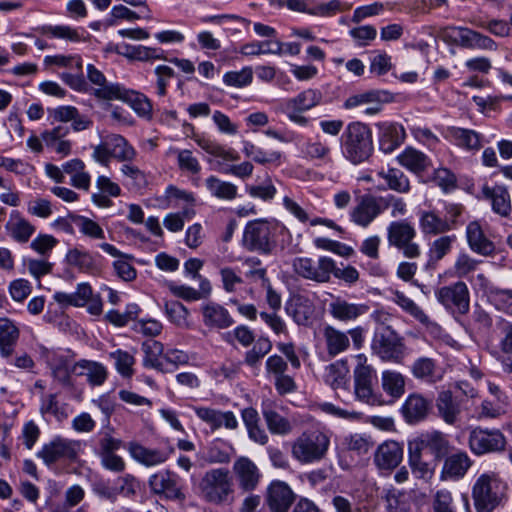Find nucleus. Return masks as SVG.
Returning a JSON list of instances; mask_svg holds the SVG:
<instances>
[{
  "label": "nucleus",
  "instance_id": "6ab92c4d",
  "mask_svg": "<svg viewBox=\"0 0 512 512\" xmlns=\"http://www.w3.org/2000/svg\"><path fill=\"white\" fill-rule=\"evenodd\" d=\"M197 417L210 426L212 430L225 427L234 430L238 427V421L232 411H220L210 407H194Z\"/></svg>",
  "mask_w": 512,
  "mask_h": 512
},
{
  "label": "nucleus",
  "instance_id": "69168bd1",
  "mask_svg": "<svg viewBox=\"0 0 512 512\" xmlns=\"http://www.w3.org/2000/svg\"><path fill=\"white\" fill-rule=\"evenodd\" d=\"M480 260L470 256L467 253H460L453 265V273L458 278H465L470 273L477 270Z\"/></svg>",
  "mask_w": 512,
  "mask_h": 512
},
{
  "label": "nucleus",
  "instance_id": "a878e982",
  "mask_svg": "<svg viewBox=\"0 0 512 512\" xmlns=\"http://www.w3.org/2000/svg\"><path fill=\"white\" fill-rule=\"evenodd\" d=\"M203 322L211 329H226L233 324V318L226 308L216 303H208L201 308Z\"/></svg>",
  "mask_w": 512,
  "mask_h": 512
},
{
  "label": "nucleus",
  "instance_id": "2f4dec72",
  "mask_svg": "<svg viewBox=\"0 0 512 512\" xmlns=\"http://www.w3.org/2000/svg\"><path fill=\"white\" fill-rule=\"evenodd\" d=\"M377 176L385 181L389 190L398 194H408L411 191V182L407 175L398 168H381Z\"/></svg>",
  "mask_w": 512,
  "mask_h": 512
},
{
  "label": "nucleus",
  "instance_id": "6e6d98bb",
  "mask_svg": "<svg viewBox=\"0 0 512 512\" xmlns=\"http://www.w3.org/2000/svg\"><path fill=\"white\" fill-rule=\"evenodd\" d=\"M164 307L166 315L174 325L182 329H189L191 327L189 310L181 302L166 301Z\"/></svg>",
  "mask_w": 512,
  "mask_h": 512
},
{
  "label": "nucleus",
  "instance_id": "37998d69",
  "mask_svg": "<svg viewBox=\"0 0 512 512\" xmlns=\"http://www.w3.org/2000/svg\"><path fill=\"white\" fill-rule=\"evenodd\" d=\"M419 224L424 234L437 235L451 230V223L437 215L434 211H422Z\"/></svg>",
  "mask_w": 512,
  "mask_h": 512
},
{
  "label": "nucleus",
  "instance_id": "864d4df0",
  "mask_svg": "<svg viewBox=\"0 0 512 512\" xmlns=\"http://www.w3.org/2000/svg\"><path fill=\"white\" fill-rule=\"evenodd\" d=\"M381 385L383 390L392 398L398 399L405 392V379L397 371L385 370L381 375Z\"/></svg>",
  "mask_w": 512,
  "mask_h": 512
},
{
  "label": "nucleus",
  "instance_id": "aec40b11",
  "mask_svg": "<svg viewBox=\"0 0 512 512\" xmlns=\"http://www.w3.org/2000/svg\"><path fill=\"white\" fill-rule=\"evenodd\" d=\"M403 459V448L400 443L388 440L381 443L374 454V463L380 470H393Z\"/></svg>",
  "mask_w": 512,
  "mask_h": 512
},
{
  "label": "nucleus",
  "instance_id": "0eeeda50",
  "mask_svg": "<svg viewBox=\"0 0 512 512\" xmlns=\"http://www.w3.org/2000/svg\"><path fill=\"white\" fill-rule=\"evenodd\" d=\"M415 236L416 230L407 220L392 221L387 227L389 244L402 250L407 258H417L420 255L418 244L413 242Z\"/></svg>",
  "mask_w": 512,
  "mask_h": 512
},
{
  "label": "nucleus",
  "instance_id": "f03ea898",
  "mask_svg": "<svg viewBox=\"0 0 512 512\" xmlns=\"http://www.w3.org/2000/svg\"><path fill=\"white\" fill-rule=\"evenodd\" d=\"M341 142L344 157L353 164L366 161L373 152L372 132L362 122L349 123L341 136Z\"/></svg>",
  "mask_w": 512,
  "mask_h": 512
},
{
  "label": "nucleus",
  "instance_id": "7ed1b4c3",
  "mask_svg": "<svg viewBox=\"0 0 512 512\" xmlns=\"http://www.w3.org/2000/svg\"><path fill=\"white\" fill-rule=\"evenodd\" d=\"M287 231L286 227L267 220H254L247 223L243 232L242 245L245 249L261 254H269L276 246L274 234Z\"/></svg>",
  "mask_w": 512,
  "mask_h": 512
},
{
  "label": "nucleus",
  "instance_id": "dca6fc26",
  "mask_svg": "<svg viewBox=\"0 0 512 512\" xmlns=\"http://www.w3.org/2000/svg\"><path fill=\"white\" fill-rule=\"evenodd\" d=\"M473 461L465 451H457L444 457L440 471L442 481H458L462 479L471 468Z\"/></svg>",
  "mask_w": 512,
  "mask_h": 512
},
{
  "label": "nucleus",
  "instance_id": "5701e85b",
  "mask_svg": "<svg viewBox=\"0 0 512 512\" xmlns=\"http://www.w3.org/2000/svg\"><path fill=\"white\" fill-rule=\"evenodd\" d=\"M233 472L238 480L240 488L245 491L254 490L259 483V469L246 457H241L235 461L233 465Z\"/></svg>",
  "mask_w": 512,
  "mask_h": 512
},
{
  "label": "nucleus",
  "instance_id": "cd10ccee",
  "mask_svg": "<svg viewBox=\"0 0 512 512\" xmlns=\"http://www.w3.org/2000/svg\"><path fill=\"white\" fill-rule=\"evenodd\" d=\"M72 373L76 376H86L93 386L102 385L107 378L106 368L99 362L80 360L72 365Z\"/></svg>",
  "mask_w": 512,
  "mask_h": 512
},
{
  "label": "nucleus",
  "instance_id": "ea45409f",
  "mask_svg": "<svg viewBox=\"0 0 512 512\" xmlns=\"http://www.w3.org/2000/svg\"><path fill=\"white\" fill-rule=\"evenodd\" d=\"M19 338V329L8 318H0V353L9 357L14 351Z\"/></svg>",
  "mask_w": 512,
  "mask_h": 512
},
{
  "label": "nucleus",
  "instance_id": "4468645a",
  "mask_svg": "<svg viewBox=\"0 0 512 512\" xmlns=\"http://www.w3.org/2000/svg\"><path fill=\"white\" fill-rule=\"evenodd\" d=\"M408 443L413 447H417L421 452L428 450L435 460L444 458L451 450L448 437L443 432L437 430L421 433Z\"/></svg>",
  "mask_w": 512,
  "mask_h": 512
},
{
  "label": "nucleus",
  "instance_id": "6e6552de",
  "mask_svg": "<svg viewBox=\"0 0 512 512\" xmlns=\"http://www.w3.org/2000/svg\"><path fill=\"white\" fill-rule=\"evenodd\" d=\"M321 100L322 94L318 90L307 89L295 97L287 99L282 105L281 110L293 123L299 126H306L309 120L302 113L319 105Z\"/></svg>",
  "mask_w": 512,
  "mask_h": 512
},
{
  "label": "nucleus",
  "instance_id": "e433bc0d",
  "mask_svg": "<svg viewBox=\"0 0 512 512\" xmlns=\"http://www.w3.org/2000/svg\"><path fill=\"white\" fill-rule=\"evenodd\" d=\"M397 161L401 166L415 174L424 172L430 166L428 157L412 147L405 148L397 156Z\"/></svg>",
  "mask_w": 512,
  "mask_h": 512
},
{
  "label": "nucleus",
  "instance_id": "b1692460",
  "mask_svg": "<svg viewBox=\"0 0 512 512\" xmlns=\"http://www.w3.org/2000/svg\"><path fill=\"white\" fill-rule=\"evenodd\" d=\"M466 237L473 252L486 257L494 254L495 245L487 238L479 222L473 221L468 224Z\"/></svg>",
  "mask_w": 512,
  "mask_h": 512
},
{
  "label": "nucleus",
  "instance_id": "680f3d73",
  "mask_svg": "<svg viewBox=\"0 0 512 512\" xmlns=\"http://www.w3.org/2000/svg\"><path fill=\"white\" fill-rule=\"evenodd\" d=\"M393 300L396 304H398L403 310L417 319L419 322L423 324H427L429 322L428 316L424 313V311L409 297H407L404 293L396 291L394 293Z\"/></svg>",
  "mask_w": 512,
  "mask_h": 512
},
{
  "label": "nucleus",
  "instance_id": "9b49d317",
  "mask_svg": "<svg viewBox=\"0 0 512 512\" xmlns=\"http://www.w3.org/2000/svg\"><path fill=\"white\" fill-rule=\"evenodd\" d=\"M293 267L298 275L306 279L326 283L335 271V261L326 256L320 257L316 262L311 258H298Z\"/></svg>",
  "mask_w": 512,
  "mask_h": 512
},
{
  "label": "nucleus",
  "instance_id": "13d9d810",
  "mask_svg": "<svg viewBox=\"0 0 512 512\" xmlns=\"http://www.w3.org/2000/svg\"><path fill=\"white\" fill-rule=\"evenodd\" d=\"M452 135L459 147L470 151H478L482 147V137L474 130L456 128Z\"/></svg>",
  "mask_w": 512,
  "mask_h": 512
},
{
  "label": "nucleus",
  "instance_id": "0e129e2a",
  "mask_svg": "<svg viewBox=\"0 0 512 512\" xmlns=\"http://www.w3.org/2000/svg\"><path fill=\"white\" fill-rule=\"evenodd\" d=\"M69 219L84 235L95 239L104 238L103 229L95 221L81 215H70Z\"/></svg>",
  "mask_w": 512,
  "mask_h": 512
},
{
  "label": "nucleus",
  "instance_id": "a19ab883",
  "mask_svg": "<svg viewBox=\"0 0 512 512\" xmlns=\"http://www.w3.org/2000/svg\"><path fill=\"white\" fill-rule=\"evenodd\" d=\"M92 292V288L88 283H80L75 292L65 293L59 291L54 294L53 298L58 304L63 306L83 307L89 301Z\"/></svg>",
  "mask_w": 512,
  "mask_h": 512
},
{
  "label": "nucleus",
  "instance_id": "603ef678",
  "mask_svg": "<svg viewBox=\"0 0 512 512\" xmlns=\"http://www.w3.org/2000/svg\"><path fill=\"white\" fill-rule=\"evenodd\" d=\"M87 77L89 81L96 86V88L93 89V95L99 100H115V98L106 97L108 95L106 91H109L111 87H122L118 83H108L104 74L91 64L87 66Z\"/></svg>",
  "mask_w": 512,
  "mask_h": 512
},
{
  "label": "nucleus",
  "instance_id": "c756f323",
  "mask_svg": "<svg viewBox=\"0 0 512 512\" xmlns=\"http://www.w3.org/2000/svg\"><path fill=\"white\" fill-rule=\"evenodd\" d=\"M68 133V127L59 125L51 130L44 131L41 134V139L47 148H51L57 154L67 156L71 153V142L65 139Z\"/></svg>",
  "mask_w": 512,
  "mask_h": 512
},
{
  "label": "nucleus",
  "instance_id": "bb28decb",
  "mask_svg": "<svg viewBox=\"0 0 512 512\" xmlns=\"http://www.w3.org/2000/svg\"><path fill=\"white\" fill-rule=\"evenodd\" d=\"M368 311L364 304L349 303L348 301L337 297L329 304L330 314L337 320L348 322L356 320Z\"/></svg>",
  "mask_w": 512,
  "mask_h": 512
},
{
  "label": "nucleus",
  "instance_id": "9d476101",
  "mask_svg": "<svg viewBox=\"0 0 512 512\" xmlns=\"http://www.w3.org/2000/svg\"><path fill=\"white\" fill-rule=\"evenodd\" d=\"M81 447L82 444L78 440L55 437L43 445L37 456L49 466L60 460H75L81 451Z\"/></svg>",
  "mask_w": 512,
  "mask_h": 512
},
{
  "label": "nucleus",
  "instance_id": "4c0bfd02",
  "mask_svg": "<svg viewBox=\"0 0 512 512\" xmlns=\"http://www.w3.org/2000/svg\"><path fill=\"white\" fill-rule=\"evenodd\" d=\"M323 379L332 389H345L349 381V368L345 361H336L325 367Z\"/></svg>",
  "mask_w": 512,
  "mask_h": 512
},
{
  "label": "nucleus",
  "instance_id": "412c9836",
  "mask_svg": "<svg viewBox=\"0 0 512 512\" xmlns=\"http://www.w3.org/2000/svg\"><path fill=\"white\" fill-rule=\"evenodd\" d=\"M286 312L298 325H308L315 315L313 302L305 295L294 294L286 303Z\"/></svg>",
  "mask_w": 512,
  "mask_h": 512
},
{
  "label": "nucleus",
  "instance_id": "79ce46f5",
  "mask_svg": "<svg viewBox=\"0 0 512 512\" xmlns=\"http://www.w3.org/2000/svg\"><path fill=\"white\" fill-rule=\"evenodd\" d=\"M205 187L211 196L226 201L235 199L238 192L235 184L221 180L214 175L206 178Z\"/></svg>",
  "mask_w": 512,
  "mask_h": 512
},
{
  "label": "nucleus",
  "instance_id": "58836bf2",
  "mask_svg": "<svg viewBox=\"0 0 512 512\" xmlns=\"http://www.w3.org/2000/svg\"><path fill=\"white\" fill-rule=\"evenodd\" d=\"M131 457L145 466H154L166 461L167 455L157 449H148L136 442L128 444Z\"/></svg>",
  "mask_w": 512,
  "mask_h": 512
},
{
  "label": "nucleus",
  "instance_id": "774afa93",
  "mask_svg": "<svg viewBox=\"0 0 512 512\" xmlns=\"http://www.w3.org/2000/svg\"><path fill=\"white\" fill-rule=\"evenodd\" d=\"M388 512H412V503L409 495L400 492H390L386 497Z\"/></svg>",
  "mask_w": 512,
  "mask_h": 512
},
{
  "label": "nucleus",
  "instance_id": "c85d7f7f",
  "mask_svg": "<svg viewBox=\"0 0 512 512\" xmlns=\"http://www.w3.org/2000/svg\"><path fill=\"white\" fill-rule=\"evenodd\" d=\"M118 53L131 61L152 62L155 60H167L163 49L143 45H123Z\"/></svg>",
  "mask_w": 512,
  "mask_h": 512
},
{
  "label": "nucleus",
  "instance_id": "39448f33",
  "mask_svg": "<svg viewBox=\"0 0 512 512\" xmlns=\"http://www.w3.org/2000/svg\"><path fill=\"white\" fill-rule=\"evenodd\" d=\"M504 485L495 472L480 474L472 488V498L478 512H492L501 502Z\"/></svg>",
  "mask_w": 512,
  "mask_h": 512
},
{
  "label": "nucleus",
  "instance_id": "5fc2aeb1",
  "mask_svg": "<svg viewBox=\"0 0 512 512\" xmlns=\"http://www.w3.org/2000/svg\"><path fill=\"white\" fill-rule=\"evenodd\" d=\"M66 261L82 272L94 273L98 270L94 258L88 252L77 248L68 251Z\"/></svg>",
  "mask_w": 512,
  "mask_h": 512
},
{
  "label": "nucleus",
  "instance_id": "f3484780",
  "mask_svg": "<svg viewBox=\"0 0 512 512\" xmlns=\"http://www.w3.org/2000/svg\"><path fill=\"white\" fill-rule=\"evenodd\" d=\"M295 495L283 481H273L267 488L265 501L271 512H288Z\"/></svg>",
  "mask_w": 512,
  "mask_h": 512
},
{
  "label": "nucleus",
  "instance_id": "338daca9",
  "mask_svg": "<svg viewBox=\"0 0 512 512\" xmlns=\"http://www.w3.org/2000/svg\"><path fill=\"white\" fill-rule=\"evenodd\" d=\"M272 349V343L271 341L266 337H260L257 339V341L254 343L252 349L247 351L245 355V362L253 367L259 361L267 355Z\"/></svg>",
  "mask_w": 512,
  "mask_h": 512
},
{
  "label": "nucleus",
  "instance_id": "1a4fd4ad",
  "mask_svg": "<svg viewBox=\"0 0 512 512\" xmlns=\"http://www.w3.org/2000/svg\"><path fill=\"white\" fill-rule=\"evenodd\" d=\"M470 450L475 455L503 451L506 447V438L500 430L473 428L468 437Z\"/></svg>",
  "mask_w": 512,
  "mask_h": 512
},
{
  "label": "nucleus",
  "instance_id": "473e14b6",
  "mask_svg": "<svg viewBox=\"0 0 512 512\" xmlns=\"http://www.w3.org/2000/svg\"><path fill=\"white\" fill-rule=\"evenodd\" d=\"M142 351L144 353L143 365L145 367L156 369L162 373H171L172 369L164 364V349L162 343L149 340L143 343Z\"/></svg>",
  "mask_w": 512,
  "mask_h": 512
},
{
  "label": "nucleus",
  "instance_id": "8fccbe9b",
  "mask_svg": "<svg viewBox=\"0 0 512 512\" xmlns=\"http://www.w3.org/2000/svg\"><path fill=\"white\" fill-rule=\"evenodd\" d=\"M437 409L447 424H454L460 414V405L453 399L450 391H443L437 399Z\"/></svg>",
  "mask_w": 512,
  "mask_h": 512
},
{
  "label": "nucleus",
  "instance_id": "052dcab7",
  "mask_svg": "<svg viewBox=\"0 0 512 512\" xmlns=\"http://www.w3.org/2000/svg\"><path fill=\"white\" fill-rule=\"evenodd\" d=\"M51 370L53 377L63 385L71 384L72 365L63 356H54L51 359Z\"/></svg>",
  "mask_w": 512,
  "mask_h": 512
},
{
  "label": "nucleus",
  "instance_id": "3c124183",
  "mask_svg": "<svg viewBox=\"0 0 512 512\" xmlns=\"http://www.w3.org/2000/svg\"><path fill=\"white\" fill-rule=\"evenodd\" d=\"M243 153L247 158H251L256 163L266 165H279L282 154L279 151H264L250 141L243 142Z\"/></svg>",
  "mask_w": 512,
  "mask_h": 512
},
{
  "label": "nucleus",
  "instance_id": "49530a36",
  "mask_svg": "<svg viewBox=\"0 0 512 512\" xmlns=\"http://www.w3.org/2000/svg\"><path fill=\"white\" fill-rule=\"evenodd\" d=\"M108 144L111 147L113 159L119 162H132L137 156L133 146L119 134L108 135Z\"/></svg>",
  "mask_w": 512,
  "mask_h": 512
},
{
  "label": "nucleus",
  "instance_id": "e2e57ef3",
  "mask_svg": "<svg viewBox=\"0 0 512 512\" xmlns=\"http://www.w3.org/2000/svg\"><path fill=\"white\" fill-rule=\"evenodd\" d=\"M111 358L115 361L117 371L121 376L130 378L134 374L133 366L135 364L134 355L127 351L116 350L110 354Z\"/></svg>",
  "mask_w": 512,
  "mask_h": 512
},
{
  "label": "nucleus",
  "instance_id": "4d7b16f0",
  "mask_svg": "<svg viewBox=\"0 0 512 512\" xmlns=\"http://www.w3.org/2000/svg\"><path fill=\"white\" fill-rule=\"evenodd\" d=\"M380 204L382 214L389 211V215L393 219H399L407 215L408 206L406 201L394 194L380 195Z\"/></svg>",
  "mask_w": 512,
  "mask_h": 512
},
{
  "label": "nucleus",
  "instance_id": "72a5a7b5",
  "mask_svg": "<svg viewBox=\"0 0 512 512\" xmlns=\"http://www.w3.org/2000/svg\"><path fill=\"white\" fill-rule=\"evenodd\" d=\"M118 486H110L104 482H98L94 485V492L101 498L115 501L119 494L130 496L135 493L134 478L126 476L119 479Z\"/></svg>",
  "mask_w": 512,
  "mask_h": 512
},
{
  "label": "nucleus",
  "instance_id": "393cba45",
  "mask_svg": "<svg viewBox=\"0 0 512 512\" xmlns=\"http://www.w3.org/2000/svg\"><path fill=\"white\" fill-rule=\"evenodd\" d=\"M366 371H359L354 375V395L355 398L365 404L374 406L380 405V396L373 390L374 373L366 374Z\"/></svg>",
  "mask_w": 512,
  "mask_h": 512
},
{
  "label": "nucleus",
  "instance_id": "20e7f679",
  "mask_svg": "<svg viewBox=\"0 0 512 512\" xmlns=\"http://www.w3.org/2000/svg\"><path fill=\"white\" fill-rule=\"evenodd\" d=\"M330 439L319 430L305 431L291 445V455L301 464H311L322 460L329 448Z\"/></svg>",
  "mask_w": 512,
  "mask_h": 512
},
{
  "label": "nucleus",
  "instance_id": "423d86ee",
  "mask_svg": "<svg viewBox=\"0 0 512 512\" xmlns=\"http://www.w3.org/2000/svg\"><path fill=\"white\" fill-rule=\"evenodd\" d=\"M373 352L384 361L400 363L404 357L405 345L398 334L386 325H379L371 343Z\"/></svg>",
  "mask_w": 512,
  "mask_h": 512
},
{
  "label": "nucleus",
  "instance_id": "f257e3e1",
  "mask_svg": "<svg viewBox=\"0 0 512 512\" xmlns=\"http://www.w3.org/2000/svg\"><path fill=\"white\" fill-rule=\"evenodd\" d=\"M197 489L202 500L214 505L229 504L234 496L233 478L230 471L222 467L205 471Z\"/></svg>",
  "mask_w": 512,
  "mask_h": 512
},
{
  "label": "nucleus",
  "instance_id": "c03bdc74",
  "mask_svg": "<svg viewBox=\"0 0 512 512\" xmlns=\"http://www.w3.org/2000/svg\"><path fill=\"white\" fill-rule=\"evenodd\" d=\"M262 414L271 434L286 436L293 431V423L277 411L271 408H264Z\"/></svg>",
  "mask_w": 512,
  "mask_h": 512
},
{
  "label": "nucleus",
  "instance_id": "09e8293b",
  "mask_svg": "<svg viewBox=\"0 0 512 512\" xmlns=\"http://www.w3.org/2000/svg\"><path fill=\"white\" fill-rule=\"evenodd\" d=\"M195 142L206 153L220 158L225 162H234L239 159V155L235 150L226 148L224 145H221L214 140L205 137H197L195 138Z\"/></svg>",
  "mask_w": 512,
  "mask_h": 512
},
{
  "label": "nucleus",
  "instance_id": "2eb2a0df",
  "mask_svg": "<svg viewBox=\"0 0 512 512\" xmlns=\"http://www.w3.org/2000/svg\"><path fill=\"white\" fill-rule=\"evenodd\" d=\"M149 486L153 493L171 500L185 498L178 477L169 471H160L149 478Z\"/></svg>",
  "mask_w": 512,
  "mask_h": 512
},
{
  "label": "nucleus",
  "instance_id": "a211bd4d",
  "mask_svg": "<svg viewBox=\"0 0 512 512\" xmlns=\"http://www.w3.org/2000/svg\"><path fill=\"white\" fill-rule=\"evenodd\" d=\"M106 97L127 102L133 110L145 119L152 118V104L143 94L122 87H111Z\"/></svg>",
  "mask_w": 512,
  "mask_h": 512
},
{
  "label": "nucleus",
  "instance_id": "c9c22d12",
  "mask_svg": "<svg viewBox=\"0 0 512 512\" xmlns=\"http://www.w3.org/2000/svg\"><path fill=\"white\" fill-rule=\"evenodd\" d=\"M9 235L19 243H26L35 232V226L20 215L19 212L11 213L6 224Z\"/></svg>",
  "mask_w": 512,
  "mask_h": 512
},
{
  "label": "nucleus",
  "instance_id": "f704fd0d",
  "mask_svg": "<svg viewBox=\"0 0 512 512\" xmlns=\"http://www.w3.org/2000/svg\"><path fill=\"white\" fill-rule=\"evenodd\" d=\"M483 196L491 201L492 209L495 213L507 217L511 212L510 195L503 186H483Z\"/></svg>",
  "mask_w": 512,
  "mask_h": 512
},
{
  "label": "nucleus",
  "instance_id": "a18cd8bd",
  "mask_svg": "<svg viewBox=\"0 0 512 512\" xmlns=\"http://www.w3.org/2000/svg\"><path fill=\"white\" fill-rule=\"evenodd\" d=\"M408 464L412 473L420 479L429 480L434 475V466L424 461L423 454L417 447L408 443Z\"/></svg>",
  "mask_w": 512,
  "mask_h": 512
},
{
  "label": "nucleus",
  "instance_id": "4be33fe9",
  "mask_svg": "<svg viewBox=\"0 0 512 512\" xmlns=\"http://www.w3.org/2000/svg\"><path fill=\"white\" fill-rule=\"evenodd\" d=\"M379 129L380 150L386 154L392 153L405 140L406 132L398 123L384 122L377 125Z\"/></svg>",
  "mask_w": 512,
  "mask_h": 512
},
{
  "label": "nucleus",
  "instance_id": "ddd939ff",
  "mask_svg": "<svg viewBox=\"0 0 512 512\" xmlns=\"http://www.w3.org/2000/svg\"><path fill=\"white\" fill-rule=\"evenodd\" d=\"M380 195L364 194L350 212L351 221L362 228H367L382 214Z\"/></svg>",
  "mask_w": 512,
  "mask_h": 512
},
{
  "label": "nucleus",
  "instance_id": "bf43d9fd",
  "mask_svg": "<svg viewBox=\"0 0 512 512\" xmlns=\"http://www.w3.org/2000/svg\"><path fill=\"white\" fill-rule=\"evenodd\" d=\"M351 6V4L340 0H331L326 3H315L313 1L310 15L316 17H333L339 13L349 10Z\"/></svg>",
  "mask_w": 512,
  "mask_h": 512
},
{
  "label": "nucleus",
  "instance_id": "7c9ffc66",
  "mask_svg": "<svg viewBox=\"0 0 512 512\" xmlns=\"http://www.w3.org/2000/svg\"><path fill=\"white\" fill-rule=\"evenodd\" d=\"M430 409V402L419 394H411L402 406V414L405 420L410 423H417L423 420Z\"/></svg>",
  "mask_w": 512,
  "mask_h": 512
},
{
  "label": "nucleus",
  "instance_id": "de8ad7c7",
  "mask_svg": "<svg viewBox=\"0 0 512 512\" xmlns=\"http://www.w3.org/2000/svg\"><path fill=\"white\" fill-rule=\"evenodd\" d=\"M323 336L325 339L327 352L331 356H336L344 352L350 345L347 334L332 326L325 327Z\"/></svg>",
  "mask_w": 512,
  "mask_h": 512
},
{
  "label": "nucleus",
  "instance_id": "f8f14e48",
  "mask_svg": "<svg viewBox=\"0 0 512 512\" xmlns=\"http://www.w3.org/2000/svg\"><path fill=\"white\" fill-rule=\"evenodd\" d=\"M436 297L446 308L455 309L460 314H466L469 311V290L467 285L462 281L441 287L436 291Z\"/></svg>",
  "mask_w": 512,
  "mask_h": 512
}]
</instances>
